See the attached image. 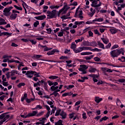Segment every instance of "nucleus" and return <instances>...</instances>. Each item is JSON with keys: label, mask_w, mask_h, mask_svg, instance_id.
Returning <instances> with one entry per match:
<instances>
[{"label": "nucleus", "mask_w": 125, "mask_h": 125, "mask_svg": "<svg viewBox=\"0 0 125 125\" xmlns=\"http://www.w3.org/2000/svg\"><path fill=\"white\" fill-rule=\"evenodd\" d=\"M124 53L125 50L124 49L121 48L120 49H115L111 51L110 54L112 58H115V57H118L121 54L124 55Z\"/></svg>", "instance_id": "nucleus-1"}, {"label": "nucleus", "mask_w": 125, "mask_h": 125, "mask_svg": "<svg viewBox=\"0 0 125 125\" xmlns=\"http://www.w3.org/2000/svg\"><path fill=\"white\" fill-rule=\"evenodd\" d=\"M9 119V115L3 114L0 115V125H2L6 120Z\"/></svg>", "instance_id": "nucleus-2"}, {"label": "nucleus", "mask_w": 125, "mask_h": 125, "mask_svg": "<svg viewBox=\"0 0 125 125\" xmlns=\"http://www.w3.org/2000/svg\"><path fill=\"white\" fill-rule=\"evenodd\" d=\"M92 2L91 6L92 7H99L101 6L102 3L100 1V0H89Z\"/></svg>", "instance_id": "nucleus-3"}, {"label": "nucleus", "mask_w": 125, "mask_h": 125, "mask_svg": "<svg viewBox=\"0 0 125 125\" xmlns=\"http://www.w3.org/2000/svg\"><path fill=\"white\" fill-rule=\"evenodd\" d=\"M47 16L49 19H52V18H55L56 17V10H53L52 11H47Z\"/></svg>", "instance_id": "nucleus-4"}, {"label": "nucleus", "mask_w": 125, "mask_h": 125, "mask_svg": "<svg viewBox=\"0 0 125 125\" xmlns=\"http://www.w3.org/2000/svg\"><path fill=\"white\" fill-rule=\"evenodd\" d=\"M75 16V17H79L81 20L83 18V11L80 9V7L77 8Z\"/></svg>", "instance_id": "nucleus-5"}, {"label": "nucleus", "mask_w": 125, "mask_h": 125, "mask_svg": "<svg viewBox=\"0 0 125 125\" xmlns=\"http://www.w3.org/2000/svg\"><path fill=\"white\" fill-rule=\"evenodd\" d=\"M17 13L19 14L20 13V12L15 10H12V13L10 16V20H15L16 18H17V16L18 15H17Z\"/></svg>", "instance_id": "nucleus-6"}, {"label": "nucleus", "mask_w": 125, "mask_h": 125, "mask_svg": "<svg viewBox=\"0 0 125 125\" xmlns=\"http://www.w3.org/2000/svg\"><path fill=\"white\" fill-rule=\"evenodd\" d=\"M10 10H11V8L6 7L5 8L3 11V14L5 16H9L10 15Z\"/></svg>", "instance_id": "nucleus-7"}, {"label": "nucleus", "mask_w": 125, "mask_h": 125, "mask_svg": "<svg viewBox=\"0 0 125 125\" xmlns=\"http://www.w3.org/2000/svg\"><path fill=\"white\" fill-rule=\"evenodd\" d=\"M88 67L85 65H81L80 68H79V70L80 72H82V74H86V69H87Z\"/></svg>", "instance_id": "nucleus-8"}, {"label": "nucleus", "mask_w": 125, "mask_h": 125, "mask_svg": "<svg viewBox=\"0 0 125 125\" xmlns=\"http://www.w3.org/2000/svg\"><path fill=\"white\" fill-rule=\"evenodd\" d=\"M55 52H59V50L56 49H53L51 51H49L48 52H47V55H48V56H50V55H54Z\"/></svg>", "instance_id": "nucleus-9"}, {"label": "nucleus", "mask_w": 125, "mask_h": 125, "mask_svg": "<svg viewBox=\"0 0 125 125\" xmlns=\"http://www.w3.org/2000/svg\"><path fill=\"white\" fill-rule=\"evenodd\" d=\"M67 12V9L65 8V7H63L62 9L60 10L59 11V13L58 15V17L60 16V14H65Z\"/></svg>", "instance_id": "nucleus-10"}, {"label": "nucleus", "mask_w": 125, "mask_h": 125, "mask_svg": "<svg viewBox=\"0 0 125 125\" xmlns=\"http://www.w3.org/2000/svg\"><path fill=\"white\" fill-rule=\"evenodd\" d=\"M59 86H51L50 87V89L52 90V91H56V92H59L60 91V90L59 89Z\"/></svg>", "instance_id": "nucleus-11"}, {"label": "nucleus", "mask_w": 125, "mask_h": 125, "mask_svg": "<svg viewBox=\"0 0 125 125\" xmlns=\"http://www.w3.org/2000/svg\"><path fill=\"white\" fill-rule=\"evenodd\" d=\"M89 76L93 78V81L94 82V83H97V82H98L97 79H96L97 78H98V75L96 74H91L89 75Z\"/></svg>", "instance_id": "nucleus-12"}, {"label": "nucleus", "mask_w": 125, "mask_h": 125, "mask_svg": "<svg viewBox=\"0 0 125 125\" xmlns=\"http://www.w3.org/2000/svg\"><path fill=\"white\" fill-rule=\"evenodd\" d=\"M25 75L27 76V78H30L31 79V78L33 77V75H34V71H27Z\"/></svg>", "instance_id": "nucleus-13"}, {"label": "nucleus", "mask_w": 125, "mask_h": 125, "mask_svg": "<svg viewBox=\"0 0 125 125\" xmlns=\"http://www.w3.org/2000/svg\"><path fill=\"white\" fill-rule=\"evenodd\" d=\"M38 111H33L32 112L29 113L27 114V117H35L37 116Z\"/></svg>", "instance_id": "nucleus-14"}, {"label": "nucleus", "mask_w": 125, "mask_h": 125, "mask_svg": "<svg viewBox=\"0 0 125 125\" xmlns=\"http://www.w3.org/2000/svg\"><path fill=\"white\" fill-rule=\"evenodd\" d=\"M15 75H21L22 74H21L20 72H18L17 70H12V72H11V76L13 77V76H15Z\"/></svg>", "instance_id": "nucleus-15"}, {"label": "nucleus", "mask_w": 125, "mask_h": 125, "mask_svg": "<svg viewBox=\"0 0 125 125\" xmlns=\"http://www.w3.org/2000/svg\"><path fill=\"white\" fill-rule=\"evenodd\" d=\"M38 46L39 47H43L44 48V51H48L51 50V49H52V48H48L46 46H42V45L41 44H39L38 45Z\"/></svg>", "instance_id": "nucleus-16"}, {"label": "nucleus", "mask_w": 125, "mask_h": 125, "mask_svg": "<svg viewBox=\"0 0 125 125\" xmlns=\"http://www.w3.org/2000/svg\"><path fill=\"white\" fill-rule=\"evenodd\" d=\"M21 1L22 2V6L23 7V8L25 10V13L26 14L27 13V10H28V5H27V4L26 3H25V2L24 1H23V0H21Z\"/></svg>", "instance_id": "nucleus-17"}, {"label": "nucleus", "mask_w": 125, "mask_h": 125, "mask_svg": "<svg viewBox=\"0 0 125 125\" xmlns=\"http://www.w3.org/2000/svg\"><path fill=\"white\" fill-rule=\"evenodd\" d=\"M60 116H61L62 119H66L67 117V113L64 112V111L62 110L60 113Z\"/></svg>", "instance_id": "nucleus-18"}, {"label": "nucleus", "mask_w": 125, "mask_h": 125, "mask_svg": "<svg viewBox=\"0 0 125 125\" xmlns=\"http://www.w3.org/2000/svg\"><path fill=\"white\" fill-rule=\"evenodd\" d=\"M101 40L105 44H107L109 42V39L106 37L102 38Z\"/></svg>", "instance_id": "nucleus-19"}, {"label": "nucleus", "mask_w": 125, "mask_h": 125, "mask_svg": "<svg viewBox=\"0 0 125 125\" xmlns=\"http://www.w3.org/2000/svg\"><path fill=\"white\" fill-rule=\"evenodd\" d=\"M102 100H103V99L102 98H99V97H95V101L96 102V103H100Z\"/></svg>", "instance_id": "nucleus-20"}, {"label": "nucleus", "mask_w": 125, "mask_h": 125, "mask_svg": "<svg viewBox=\"0 0 125 125\" xmlns=\"http://www.w3.org/2000/svg\"><path fill=\"white\" fill-rule=\"evenodd\" d=\"M12 3V1L10 0L9 2H1V4L2 5H3V6H6V5H8V4H11Z\"/></svg>", "instance_id": "nucleus-21"}, {"label": "nucleus", "mask_w": 125, "mask_h": 125, "mask_svg": "<svg viewBox=\"0 0 125 125\" xmlns=\"http://www.w3.org/2000/svg\"><path fill=\"white\" fill-rule=\"evenodd\" d=\"M84 40V38L83 37H81L80 39H77L75 41L76 43H79V42H82Z\"/></svg>", "instance_id": "nucleus-22"}, {"label": "nucleus", "mask_w": 125, "mask_h": 125, "mask_svg": "<svg viewBox=\"0 0 125 125\" xmlns=\"http://www.w3.org/2000/svg\"><path fill=\"white\" fill-rule=\"evenodd\" d=\"M93 21L94 23H95V22H103V21H104V19L103 18H101L99 19H95Z\"/></svg>", "instance_id": "nucleus-23"}, {"label": "nucleus", "mask_w": 125, "mask_h": 125, "mask_svg": "<svg viewBox=\"0 0 125 125\" xmlns=\"http://www.w3.org/2000/svg\"><path fill=\"white\" fill-rule=\"evenodd\" d=\"M96 43L95 42H92L91 43L89 42H86L85 45H87V46H94V44Z\"/></svg>", "instance_id": "nucleus-24"}, {"label": "nucleus", "mask_w": 125, "mask_h": 125, "mask_svg": "<svg viewBox=\"0 0 125 125\" xmlns=\"http://www.w3.org/2000/svg\"><path fill=\"white\" fill-rule=\"evenodd\" d=\"M45 16H40L39 17H35V19L37 20H43V19H45Z\"/></svg>", "instance_id": "nucleus-25"}, {"label": "nucleus", "mask_w": 125, "mask_h": 125, "mask_svg": "<svg viewBox=\"0 0 125 125\" xmlns=\"http://www.w3.org/2000/svg\"><path fill=\"white\" fill-rule=\"evenodd\" d=\"M109 31L112 35H115L117 33V29L116 28H111Z\"/></svg>", "instance_id": "nucleus-26"}, {"label": "nucleus", "mask_w": 125, "mask_h": 125, "mask_svg": "<svg viewBox=\"0 0 125 125\" xmlns=\"http://www.w3.org/2000/svg\"><path fill=\"white\" fill-rule=\"evenodd\" d=\"M91 54H92V53L90 52H83L81 53V55H82V56L90 55Z\"/></svg>", "instance_id": "nucleus-27"}, {"label": "nucleus", "mask_w": 125, "mask_h": 125, "mask_svg": "<svg viewBox=\"0 0 125 125\" xmlns=\"http://www.w3.org/2000/svg\"><path fill=\"white\" fill-rule=\"evenodd\" d=\"M71 49H73V50L76 49V47H77V44H76V43H75V42H73L71 43Z\"/></svg>", "instance_id": "nucleus-28"}, {"label": "nucleus", "mask_w": 125, "mask_h": 125, "mask_svg": "<svg viewBox=\"0 0 125 125\" xmlns=\"http://www.w3.org/2000/svg\"><path fill=\"white\" fill-rule=\"evenodd\" d=\"M96 71H97V70L94 67H91L89 69V73H95Z\"/></svg>", "instance_id": "nucleus-29"}, {"label": "nucleus", "mask_w": 125, "mask_h": 125, "mask_svg": "<svg viewBox=\"0 0 125 125\" xmlns=\"http://www.w3.org/2000/svg\"><path fill=\"white\" fill-rule=\"evenodd\" d=\"M74 24L75 25H77V26H81V25H83V24H84V22L77 21L74 22Z\"/></svg>", "instance_id": "nucleus-30"}, {"label": "nucleus", "mask_w": 125, "mask_h": 125, "mask_svg": "<svg viewBox=\"0 0 125 125\" xmlns=\"http://www.w3.org/2000/svg\"><path fill=\"white\" fill-rule=\"evenodd\" d=\"M90 11H91V12H90L89 13V15L90 16H93V15H94V13H95V10H93V9L92 8H91Z\"/></svg>", "instance_id": "nucleus-31"}, {"label": "nucleus", "mask_w": 125, "mask_h": 125, "mask_svg": "<svg viewBox=\"0 0 125 125\" xmlns=\"http://www.w3.org/2000/svg\"><path fill=\"white\" fill-rule=\"evenodd\" d=\"M14 7H15V8H16V9H17V10H21V11H22V7H21V6L20 5H14Z\"/></svg>", "instance_id": "nucleus-32"}, {"label": "nucleus", "mask_w": 125, "mask_h": 125, "mask_svg": "<svg viewBox=\"0 0 125 125\" xmlns=\"http://www.w3.org/2000/svg\"><path fill=\"white\" fill-rule=\"evenodd\" d=\"M125 2L122 4L120 6V5H118V10H122V8H125Z\"/></svg>", "instance_id": "nucleus-33"}, {"label": "nucleus", "mask_w": 125, "mask_h": 125, "mask_svg": "<svg viewBox=\"0 0 125 125\" xmlns=\"http://www.w3.org/2000/svg\"><path fill=\"white\" fill-rule=\"evenodd\" d=\"M124 2V0H119L118 1H115L114 2V4H115V5H119V3H123Z\"/></svg>", "instance_id": "nucleus-34"}, {"label": "nucleus", "mask_w": 125, "mask_h": 125, "mask_svg": "<svg viewBox=\"0 0 125 125\" xmlns=\"http://www.w3.org/2000/svg\"><path fill=\"white\" fill-rule=\"evenodd\" d=\"M40 72H37L36 71H33V75H34V76H35V77L36 78H39V77H41L40 75Z\"/></svg>", "instance_id": "nucleus-35"}, {"label": "nucleus", "mask_w": 125, "mask_h": 125, "mask_svg": "<svg viewBox=\"0 0 125 125\" xmlns=\"http://www.w3.org/2000/svg\"><path fill=\"white\" fill-rule=\"evenodd\" d=\"M63 121L61 120H59L58 122L55 123V125H63Z\"/></svg>", "instance_id": "nucleus-36"}, {"label": "nucleus", "mask_w": 125, "mask_h": 125, "mask_svg": "<svg viewBox=\"0 0 125 125\" xmlns=\"http://www.w3.org/2000/svg\"><path fill=\"white\" fill-rule=\"evenodd\" d=\"M27 99V94L25 93L22 97L21 98V101L23 102L24 100Z\"/></svg>", "instance_id": "nucleus-37"}, {"label": "nucleus", "mask_w": 125, "mask_h": 125, "mask_svg": "<svg viewBox=\"0 0 125 125\" xmlns=\"http://www.w3.org/2000/svg\"><path fill=\"white\" fill-rule=\"evenodd\" d=\"M7 23L5 21L4 19H1L0 21V25H6Z\"/></svg>", "instance_id": "nucleus-38"}, {"label": "nucleus", "mask_w": 125, "mask_h": 125, "mask_svg": "<svg viewBox=\"0 0 125 125\" xmlns=\"http://www.w3.org/2000/svg\"><path fill=\"white\" fill-rule=\"evenodd\" d=\"M63 31H65V29H62L61 32L58 33V37H63Z\"/></svg>", "instance_id": "nucleus-39"}, {"label": "nucleus", "mask_w": 125, "mask_h": 125, "mask_svg": "<svg viewBox=\"0 0 125 125\" xmlns=\"http://www.w3.org/2000/svg\"><path fill=\"white\" fill-rule=\"evenodd\" d=\"M43 114H44V111H41L38 113H37L36 117H41V116H42Z\"/></svg>", "instance_id": "nucleus-40"}, {"label": "nucleus", "mask_w": 125, "mask_h": 125, "mask_svg": "<svg viewBox=\"0 0 125 125\" xmlns=\"http://www.w3.org/2000/svg\"><path fill=\"white\" fill-rule=\"evenodd\" d=\"M98 45L101 47V48H102L103 49H105V46H104V44L100 42H98Z\"/></svg>", "instance_id": "nucleus-41"}, {"label": "nucleus", "mask_w": 125, "mask_h": 125, "mask_svg": "<svg viewBox=\"0 0 125 125\" xmlns=\"http://www.w3.org/2000/svg\"><path fill=\"white\" fill-rule=\"evenodd\" d=\"M90 30H91L90 27H86L83 30V33H86V32H89V31H90Z\"/></svg>", "instance_id": "nucleus-42"}, {"label": "nucleus", "mask_w": 125, "mask_h": 125, "mask_svg": "<svg viewBox=\"0 0 125 125\" xmlns=\"http://www.w3.org/2000/svg\"><path fill=\"white\" fill-rule=\"evenodd\" d=\"M108 119H109V117H107V116H104L100 120V122H102L103 121H107V120Z\"/></svg>", "instance_id": "nucleus-43"}, {"label": "nucleus", "mask_w": 125, "mask_h": 125, "mask_svg": "<svg viewBox=\"0 0 125 125\" xmlns=\"http://www.w3.org/2000/svg\"><path fill=\"white\" fill-rule=\"evenodd\" d=\"M49 79H50V80H56V79H58V76H51L49 77Z\"/></svg>", "instance_id": "nucleus-44"}, {"label": "nucleus", "mask_w": 125, "mask_h": 125, "mask_svg": "<svg viewBox=\"0 0 125 125\" xmlns=\"http://www.w3.org/2000/svg\"><path fill=\"white\" fill-rule=\"evenodd\" d=\"M93 56H94L91 55L90 56H86V57H85L84 58L86 60H90L91 59L93 58Z\"/></svg>", "instance_id": "nucleus-45"}, {"label": "nucleus", "mask_w": 125, "mask_h": 125, "mask_svg": "<svg viewBox=\"0 0 125 125\" xmlns=\"http://www.w3.org/2000/svg\"><path fill=\"white\" fill-rule=\"evenodd\" d=\"M85 24H87V25H90V24H94V22L93 21H88L85 22Z\"/></svg>", "instance_id": "nucleus-46"}, {"label": "nucleus", "mask_w": 125, "mask_h": 125, "mask_svg": "<svg viewBox=\"0 0 125 125\" xmlns=\"http://www.w3.org/2000/svg\"><path fill=\"white\" fill-rule=\"evenodd\" d=\"M47 103L49 105H50L51 108H53V107H54V106L53 105V103H52V102H51L50 101H47Z\"/></svg>", "instance_id": "nucleus-47"}, {"label": "nucleus", "mask_w": 125, "mask_h": 125, "mask_svg": "<svg viewBox=\"0 0 125 125\" xmlns=\"http://www.w3.org/2000/svg\"><path fill=\"white\" fill-rule=\"evenodd\" d=\"M62 110L61 109H59L58 110H57L55 114V116H59V115H60L61 112H62Z\"/></svg>", "instance_id": "nucleus-48"}, {"label": "nucleus", "mask_w": 125, "mask_h": 125, "mask_svg": "<svg viewBox=\"0 0 125 125\" xmlns=\"http://www.w3.org/2000/svg\"><path fill=\"white\" fill-rule=\"evenodd\" d=\"M82 118L83 119V120H86V119H87V117H86V113H85V112H83Z\"/></svg>", "instance_id": "nucleus-49"}, {"label": "nucleus", "mask_w": 125, "mask_h": 125, "mask_svg": "<svg viewBox=\"0 0 125 125\" xmlns=\"http://www.w3.org/2000/svg\"><path fill=\"white\" fill-rule=\"evenodd\" d=\"M25 85V83H20L19 84L17 85L18 87L20 88L21 87H22V86H24Z\"/></svg>", "instance_id": "nucleus-50"}, {"label": "nucleus", "mask_w": 125, "mask_h": 125, "mask_svg": "<svg viewBox=\"0 0 125 125\" xmlns=\"http://www.w3.org/2000/svg\"><path fill=\"white\" fill-rule=\"evenodd\" d=\"M2 83L3 86H8V82L6 81H2Z\"/></svg>", "instance_id": "nucleus-51"}, {"label": "nucleus", "mask_w": 125, "mask_h": 125, "mask_svg": "<svg viewBox=\"0 0 125 125\" xmlns=\"http://www.w3.org/2000/svg\"><path fill=\"white\" fill-rule=\"evenodd\" d=\"M7 79H9L11 76V72H8L6 74Z\"/></svg>", "instance_id": "nucleus-52"}, {"label": "nucleus", "mask_w": 125, "mask_h": 125, "mask_svg": "<svg viewBox=\"0 0 125 125\" xmlns=\"http://www.w3.org/2000/svg\"><path fill=\"white\" fill-rule=\"evenodd\" d=\"M48 84L50 86H51V85L53 86V84H54V82L50 81H47Z\"/></svg>", "instance_id": "nucleus-53"}, {"label": "nucleus", "mask_w": 125, "mask_h": 125, "mask_svg": "<svg viewBox=\"0 0 125 125\" xmlns=\"http://www.w3.org/2000/svg\"><path fill=\"white\" fill-rule=\"evenodd\" d=\"M42 57V55H35L34 56V58L35 59H39V58H41Z\"/></svg>", "instance_id": "nucleus-54"}, {"label": "nucleus", "mask_w": 125, "mask_h": 125, "mask_svg": "<svg viewBox=\"0 0 125 125\" xmlns=\"http://www.w3.org/2000/svg\"><path fill=\"white\" fill-rule=\"evenodd\" d=\"M32 101H34V99L31 98V99H26V102L27 103H31Z\"/></svg>", "instance_id": "nucleus-55"}, {"label": "nucleus", "mask_w": 125, "mask_h": 125, "mask_svg": "<svg viewBox=\"0 0 125 125\" xmlns=\"http://www.w3.org/2000/svg\"><path fill=\"white\" fill-rule=\"evenodd\" d=\"M83 50H90L91 51V47H83Z\"/></svg>", "instance_id": "nucleus-56"}, {"label": "nucleus", "mask_w": 125, "mask_h": 125, "mask_svg": "<svg viewBox=\"0 0 125 125\" xmlns=\"http://www.w3.org/2000/svg\"><path fill=\"white\" fill-rule=\"evenodd\" d=\"M21 41H22L24 42H30V40H29L28 39H21Z\"/></svg>", "instance_id": "nucleus-57"}, {"label": "nucleus", "mask_w": 125, "mask_h": 125, "mask_svg": "<svg viewBox=\"0 0 125 125\" xmlns=\"http://www.w3.org/2000/svg\"><path fill=\"white\" fill-rule=\"evenodd\" d=\"M46 30L47 31V34H51L52 32V30L50 28L46 29Z\"/></svg>", "instance_id": "nucleus-58"}, {"label": "nucleus", "mask_w": 125, "mask_h": 125, "mask_svg": "<svg viewBox=\"0 0 125 125\" xmlns=\"http://www.w3.org/2000/svg\"><path fill=\"white\" fill-rule=\"evenodd\" d=\"M91 51H97V52H99L101 51V50L100 49H98L97 48H95L94 49H91Z\"/></svg>", "instance_id": "nucleus-59"}, {"label": "nucleus", "mask_w": 125, "mask_h": 125, "mask_svg": "<svg viewBox=\"0 0 125 125\" xmlns=\"http://www.w3.org/2000/svg\"><path fill=\"white\" fill-rule=\"evenodd\" d=\"M121 103H122V102H121V101H120V100L119 99H117L116 104H117V106H120V105H121Z\"/></svg>", "instance_id": "nucleus-60"}, {"label": "nucleus", "mask_w": 125, "mask_h": 125, "mask_svg": "<svg viewBox=\"0 0 125 125\" xmlns=\"http://www.w3.org/2000/svg\"><path fill=\"white\" fill-rule=\"evenodd\" d=\"M47 9H48V6H44L43 7V12H46Z\"/></svg>", "instance_id": "nucleus-61"}, {"label": "nucleus", "mask_w": 125, "mask_h": 125, "mask_svg": "<svg viewBox=\"0 0 125 125\" xmlns=\"http://www.w3.org/2000/svg\"><path fill=\"white\" fill-rule=\"evenodd\" d=\"M118 47H119V45L118 44H114L112 47H111V49H115V48H118Z\"/></svg>", "instance_id": "nucleus-62"}, {"label": "nucleus", "mask_w": 125, "mask_h": 125, "mask_svg": "<svg viewBox=\"0 0 125 125\" xmlns=\"http://www.w3.org/2000/svg\"><path fill=\"white\" fill-rule=\"evenodd\" d=\"M88 35L89 37H93V32H92V31H91V30H89L88 31Z\"/></svg>", "instance_id": "nucleus-63"}, {"label": "nucleus", "mask_w": 125, "mask_h": 125, "mask_svg": "<svg viewBox=\"0 0 125 125\" xmlns=\"http://www.w3.org/2000/svg\"><path fill=\"white\" fill-rule=\"evenodd\" d=\"M29 42H30L32 44H36V43H37V42L34 40H29Z\"/></svg>", "instance_id": "nucleus-64"}]
</instances>
